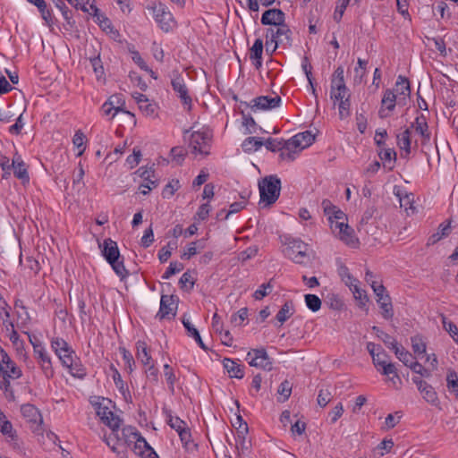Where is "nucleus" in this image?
<instances>
[{"label":"nucleus","mask_w":458,"mask_h":458,"mask_svg":"<svg viewBox=\"0 0 458 458\" xmlns=\"http://www.w3.org/2000/svg\"><path fill=\"white\" fill-rule=\"evenodd\" d=\"M210 134L208 131H197L191 134L189 148L191 153L202 156L209 154Z\"/></svg>","instance_id":"obj_11"},{"label":"nucleus","mask_w":458,"mask_h":458,"mask_svg":"<svg viewBox=\"0 0 458 458\" xmlns=\"http://www.w3.org/2000/svg\"><path fill=\"white\" fill-rule=\"evenodd\" d=\"M263 40L257 38L250 50V59L255 62L257 68L262 64Z\"/></svg>","instance_id":"obj_36"},{"label":"nucleus","mask_w":458,"mask_h":458,"mask_svg":"<svg viewBox=\"0 0 458 458\" xmlns=\"http://www.w3.org/2000/svg\"><path fill=\"white\" fill-rule=\"evenodd\" d=\"M114 99L115 98H109L101 106L102 115L108 117L109 120L114 118L120 112L126 113L123 109H121V106H114Z\"/></svg>","instance_id":"obj_34"},{"label":"nucleus","mask_w":458,"mask_h":458,"mask_svg":"<svg viewBox=\"0 0 458 458\" xmlns=\"http://www.w3.org/2000/svg\"><path fill=\"white\" fill-rule=\"evenodd\" d=\"M442 323L445 330H446L454 341L458 344V327L452 321L447 320L445 317L442 318Z\"/></svg>","instance_id":"obj_58"},{"label":"nucleus","mask_w":458,"mask_h":458,"mask_svg":"<svg viewBox=\"0 0 458 458\" xmlns=\"http://www.w3.org/2000/svg\"><path fill=\"white\" fill-rule=\"evenodd\" d=\"M284 251L293 262L301 264L308 256V245L300 239H288Z\"/></svg>","instance_id":"obj_10"},{"label":"nucleus","mask_w":458,"mask_h":458,"mask_svg":"<svg viewBox=\"0 0 458 458\" xmlns=\"http://www.w3.org/2000/svg\"><path fill=\"white\" fill-rule=\"evenodd\" d=\"M294 313V306L293 301H286L277 312L276 318L277 321L282 325L288 318H290Z\"/></svg>","instance_id":"obj_39"},{"label":"nucleus","mask_w":458,"mask_h":458,"mask_svg":"<svg viewBox=\"0 0 458 458\" xmlns=\"http://www.w3.org/2000/svg\"><path fill=\"white\" fill-rule=\"evenodd\" d=\"M391 349L394 350L397 359L405 366L410 367V364L414 361L411 353L406 351L403 347L400 346L396 341L391 342Z\"/></svg>","instance_id":"obj_33"},{"label":"nucleus","mask_w":458,"mask_h":458,"mask_svg":"<svg viewBox=\"0 0 458 458\" xmlns=\"http://www.w3.org/2000/svg\"><path fill=\"white\" fill-rule=\"evenodd\" d=\"M180 188V182L178 180H171L164 188L162 191V196L165 199H170L174 196L175 191H177Z\"/></svg>","instance_id":"obj_55"},{"label":"nucleus","mask_w":458,"mask_h":458,"mask_svg":"<svg viewBox=\"0 0 458 458\" xmlns=\"http://www.w3.org/2000/svg\"><path fill=\"white\" fill-rule=\"evenodd\" d=\"M394 90H396L399 95L409 96L411 94V89L407 78L399 75L394 85Z\"/></svg>","instance_id":"obj_45"},{"label":"nucleus","mask_w":458,"mask_h":458,"mask_svg":"<svg viewBox=\"0 0 458 458\" xmlns=\"http://www.w3.org/2000/svg\"><path fill=\"white\" fill-rule=\"evenodd\" d=\"M281 98L276 96L274 98L261 96L252 99L251 103L242 102L246 107H250L251 111L256 113L260 110H270L278 107L281 104Z\"/></svg>","instance_id":"obj_19"},{"label":"nucleus","mask_w":458,"mask_h":458,"mask_svg":"<svg viewBox=\"0 0 458 458\" xmlns=\"http://www.w3.org/2000/svg\"><path fill=\"white\" fill-rule=\"evenodd\" d=\"M50 346L52 351L59 359L61 364L67 363V360L76 355L72 347L62 337H52L50 340Z\"/></svg>","instance_id":"obj_14"},{"label":"nucleus","mask_w":458,"mask_h":458,"mask_svg":"<svg viewBox=\"0 0 458 458\" xmlns=\"http://www.w3.org/2000/svg\"><path fill=\"white\" fill-rule=\"evenodd\" d=\"M242 124L246 129L245 133L246 134L254 133L255 132V127H256L255 120L252 118L251 115L246 114L243 112H242Z\"/></svg>","instance_id":"obj_63"},{"label":"nucleus","mask_w":458,"mask_h":458,"mask_svg":"<svg viewBox=\"0 0 458 458\" xmlns=\"http://www.w3.org/2000/svg\"><path fill=\"white\" fill-rule=\"evenodd\" d=\"M166 413V421L168 425L174 429L177 433L182 431L185 428H187V424L185 421L181 420L177 416H173L170 411H165Z\"/></svg>","instance_id":"obj_43"},{"label":"nucleus","mask_w":458,"mask_h":458,"mask_svg":"<svg viewBox=\"0 0 458 458\" xmlns=\"http://www.w3.org/2000/svg\"><path fill=\"white\" fill-rule=\"evenodd\" d=\"M285 21V14L280 9H269L264 12L261 16V23L275 27Z\"/></svg>","instance_id":"obj_24"},{"label":"nucleus","mask_w":458,"mask_h":458,"mask_svg":"<svg viewBox=\"0 0 458 458\" xmlns=\"http://www.w3.org/2000/svg\"><path fill=\"white\" fill-rule=\"evenodd\" d=\"M304 301L307 308L312 312H317L321 308V300L316 294H305Z\"/></svg>","instance_id":"obj_49"},{"label":"nucleus","mask_w":458,"mask_h":458,"mask_svg":"<svg viewBox=\"0 0 458 458\" xmlns=\"http://www.w3.org/2000/svg\"><path fill=\"white\" fill-rule=\"evenodd\" d=\"M119 351L124 362L125 371H127L129 374L132 373L135 369V360L132 354L124 347H120Z\"/></svg>","instance_id":"obj_44"},{"label":"nucleus","mask_w":458,"mask_h":458,"mask_svg":"<svg viewBox=\"0 0 458 458\" xmlns=\"http://www.w3.org/2000/svg\"><path fill=\"white\" fill-rule=\"evenodd\" d=\"M397 96L394 89H387L384 91L381 106L378 110V116L382 119L389 117L396 106Z\"/></svg>","instance_id":"obj_21"},{"label":"nucleus","mask_w":458,"mask_h":458,"mask_svg":"<svg viewBox=\"0 0 458 458\" xmlns=\"http://www.w3.org/2000/svg\"><path fill=\"white\" fill-rule=\"evenodd\" d=\"M352 293L354 299L358 301L359 307L361 309L366 308L369 302V297L366 291L358 286L357 288H353Z\"/></svg>","instance_id":"obj_52"},{"label":"nucleus","mask_w":458,"mask_h":458,"mask_svg":"<svg viewBox=\"0 0 458 458\" xmlns=\"http://www.w3.org/2000/svg\"><path fill=\"white\" fill-rule=\"evenodd\" d=\"M397 196L399 198L400 207L403 208L408 215H410V211L413 213L415 209L413 207V195L404 192L403 194L397 193Z\"/></svg>","instance_id":"obj_42"},{"label":"nucleus","mask_w":458,"mask_h":458,"mask_svg":"<svg viewBox=\"0 0 458 458\" xmlns=\"http://www.w3.org/2000/svg\"><path fill=\"white\" fill-rule=\"evenodd\" d=\"M179 284L182 289H186L188 291L191 290L194 286V278L192 275L189 271L184 272L179 280Z\"/></svg>","instance_id":"obj_62"},{"label":"nucleus","mask_w":458,"mask_h":458,"mask_svg":"<svg viewBox=\"0 0 458 458\" xmlns=\"http://www.w3.org/2000/svg\"><path fill=\"white\" fill-rule=\"evenodd\" d=\"M324 215L327 217L330 229L335 235L344 226L346 225L347 217L345 214L330 200L324 199L321 202Z\"/></svg>","instance_id":"obj_8"},{"label":"nucleus","mask_w":458,"mask_h":458,"mask_svg":"<svg viewBox=\"0 0 458 458\" xmlns=\"http://www.w3.org/2000/svg\"><path fill=\"white\" fill-rule=\"evenodd\" d=\"M122 435H123L126 447L132 445V450L136 455L142 458H157V454L134 428H123L122 429Z\"/></svg>","instance_id":"obj_2"},{"label":"nucleus","mask_w":458,"mask_h":458,"mask_svg":"<svg viewBox=\"0 0 458 458\" xmlns=\"http://www.w3.org/2000/svg\"><path fill=\"white\" fill-rule=\"evenodd\" d=\"M247 431V425L244 424L243 430H239L235 437L237 449L240 450L242 454H245L249 450V445H247L245 437Z\"/></svg>","instance_id":"obj_50"},{"label":"nucleus","mask_w":458,"mask_h":458,"mask_svg":"<svg viewBox=\"0 0 458 458\" xmlns=\"http://www.w3.org/2000/svg\"><path fill=\"white\" fill-rule=\"evenodd\" d=\"M35 6L38 9L42 19L47 22V25L53 24L52 11L47 8L45 0L39 1Z\"/></svg>","instance_id":"obj_53"},{"label":"nucleus","mask_w":458,"mask_h":458,"mask_svg":"<svg viewBox=\"0 0 458 458\" xmlns=\"http://www.w3.org/2000/svg\"><path fill=\"white\" fill-rule=\"evenodd\" d=\"M171 85L177 97L180 98L184 109L190 111L192 106V98L182 76L174 74Z\"/></svg>","instance_id":"obj_16"},{"label":"nucleus","mask_w":458,"mask_h":458,"mask_svg":"<svg viewBox=\"0 0 458 458\" xmlns=\"http://www.w3.org/2000/svg\"><path fill=\"white\" fill-rule=\"evenodd\" d=\"M350 0H338L336 3V6L334 12L333 18L336 22H340L342 17L344 13V11L349 4Z\"/></svg>","instance_id":"obj_60"},{"label":"nucleus","mask_w":458,"mask_h":458,"mask_svg":"<svg viewBox=\"0 0 458 458\" xmlns=\"http://www.w3.org/2000/svg\"><path fill=\"white\" fill-rule=\"evenodd\" d=\"M0 432L5 436L7 438L10 439V441H16L17 440V435L15 430L13 428L12 423L7 420L4 421V424L1 425Z\"/></svg>","instance_id":"obj_59"},{"label":"nucleus","mask_w":458,"mask_h":458,"mask_svg":"<svg viewBox=\"0 0 458 458\" xmlns=\"http://www.w3.org/2000/svg\"><path fill=\"white\" fill-rule=\"evenodd\" d=\"M184 266L182 263L178 261H173L170 263L169 267L166 268L165 272L162 276L163 279H168L173 275L181 272L183 269Z\"/></svg>","instance_id":"obj_61"},{"label":"nucleus","mask_w":458,"mask_h":458,"mask_svg":"<svg viewBox=\"0 0 458 458\" xmlns=\"http://www.w3.org/2000/svg\"><path fill=\"white\" fill-rule=\"evenodd\" d=\"M164 376L168 384V388H169L170 392L174 393V385H175L177 378L174 372V369L170 367L169 364L164 365Z\"/></svg>","instance_id":"obj_54"},{"label":"nucleus","mask_w":458,"mask_h":458,"mask_svg":"<svg viewBox=\"0 0 458 458\" xmlns=\"http://www.w3.org/2000/svg\"><path fill=\"white\" fill-rule=\"evenodd\" d=\"M109 369L111 371V377L114 386H116V388L118 389V391L123 395L125 401H131V395L130 390L125 382L123 380L120 372L113 364L110 365Z\"/></svg>","instance_id":"obj_26"},{"label":"nucleus","mask_w":458,"mask_h":458,"mask_svg":"<svg viewBox=\"0 0 458 458\" xmlns=\"http://www.w3.org/2000/svg\"><path fill=\"white\" fill-rule=\"evenodd\" d=\"M446 386L451 393L458 396V375L453 369H449L447 372Z\"/></svg>","instance_id":"obj_48"},{"label":"nucleus","mask_w":458,"mask_h":458,"mask_svg":"<svg viewBox=\"0 0 458 458\" xmlns=\"http://www.w3.org/2000/svg\"><path fill=\"white\" fill-rule=\"evenodd\" d=\"M91 404L103 424L110 429L120 428L122 420L114 412V405L110 399L100 396L95 397V399L91 401Z\"/></svg>","instance_id":"obj_3"},{"label":"nucleus","mask_w":458,"mask_h":458,"mask_svg":"<svg viewBox=\"0 0 458 458\" xmlns=\"http://www.w3.org/2000/svg\"><path fill=\"white\" fill-rule=\"evenodd\" d=\"M197 244H199V248L200 249H203L205 247V243L203 241L192 242L182 251L181 258L182 259H190L191 257L196 255L198 253Z\"/></svg>","instance_id":"obj_51"},{"label":"nucleus","mask_w":458,"mask_h":458,"mask_svg":"<svg viewBox=\"0 0 458 458\" xmlns=\"http://www.w3.org/2000/svg\"><path fill=\"white\" fill-rule=\"evenodd\" d=\"M367 350L372 358L374 366L376 368H381L379 370L383 375L389 376L393 374L392 381H394V378L400 379L394 364L390 362L389 356L380 345L369 342L367 344Z\"/></svg>","instance_id":"obj_5"},{"label":"nucleus","mask_w":458,"mask_h":458,"mask_svg":"<svg viewBox=\"0 0 458 458\" xmlns=\"http://www.w3.org/2000/svg\"><path fill=\"white\" fill-rule=\"evenodd\" d=\"M102 256L106 262L111 266L114 273L123 279L128 276L129 273L124 267L123 258L121 257L120 250L116 242L112 239H105L102 243H99Z\"/></svg>","instance_id":"obj_1"},{"label":"nucleus","mask_w":458,"mask_h":458,"mask_svg":"<svg viewBox=\"0 0 458 458\" xmlns=\"http://www.w3.org/2000/svg\"><path fill=\"white\" fill-rule=\"evenodd\" d=\"M259 205L267 207L275 203L280 195L281 181L276 175H269L259 182Z\"/></svg>","instance_id":"obj_6"},{"label":"nucleus","mask_w":458,"mask_h":458,"mask_svg":"<svg viewBox=\"0 0 458 458\" xmlns=\"http://www.w3.org/2000/svg\"><path fill=\"white\" fill-rule=\"evenodd\" d=\"M6 335L8 336L9 340L11 341V343L13 344V345L14 346V348L18 351V352H20L21 354L22 352H24L23 353L24 360H28L29 357L24 350V342H23V340H21L20 338V335H19L17 330L10 332Z\"/></svg>","instance_id":"obj_41"},{"label":"nucleus","mask_w":458,"mask_h":458,"mask_svg":"<svg viewBox=\"0 0 458 458\" xmlns=\"http://www.w3.org/2000/svg\"><path fill=\"white\" fill-rule=\"evenodd\" d=\"M263 145L272 152L280 151V154L284 149V142L277 139L268 138Z\"/></svg>","instance_id":"obj_57"},{"label":"nucleus","mask_w":458,"mask_h":458,"mask_svg":"<svg viewBox=\"0 0 458 458\" xmlns=\"http://www.w3.org/2000/svg\"><path fill=\"white\" fill-rule=\"evenodd\" d=\"M21 412L22 416L30 423V428L36 434H42L43 419L38 409L30 403L21 405Z\"/></svg>","instance_id":"obj_15"},{"label":"nucleus","mask_w":458,"mask_h":458,"mask_svg":"<svg viewBox=\"0 0 458 458\" xmlns=\"http://www.w3.org/2000/svg\"><path fill=\"white\" fill-rule=\"evenodd\" d=\"M330 98L335 103L350 98L349 89L345 84H331Z\"/></svg>","instance_id":"obj_37"},{"label":"nucleus","mask_w":458,"mask_h":458,"mask_svg":"<svg viewBox=\"0 0 458 458\" xmlns=\"http://www.w3.org/2000/svg\"><path fill=\"white\" fill-rule=\"evenodd\" d=\"M12 167L15 177L21 180L23 183L29 182L30 176L27 171V166L18 153H15L13 157Z\"/></svg>","instance_id":"obj_25"},{"label":"nucleus","mask_w":458,"mask_h":458,"mask_svg":"<svg viewBox=\"0 0 458 458\" xmlns=\"http://www.w3.org/2000/svg\"><path fill=\"white\" fill-rule=\"evenodd\" d=\"M273 289V285L270 282L262 284L254 292L253 297L256 300H262L266 297Z\"/></svg>","instance_id":"obj_64"},{"label":"nucleus","mask_w":458,"mask_h":458,"mask_svg":"<svg viewBox=\"0 0 458 458\" xmlns=\"http://www.w3.org/2000/svg\"><path fill=\"white\" fill-rule=\"evenodd\" d=\"M148 10L151 12L155 21L163 31L169 32L175 28L176 21L174 15L165 4L153 1L148 5Z\"/></svg>","instance_id":"obj_7"},{"label":"nucleus","mask_w":458,"mask_h":458,"mask_svg":"<svg viewBox=\"0 0 458 458\" xmlns=\"http://www.w3.org/2000/svg\"><path fill=\"white\" fill-rule=\"evenodd\" d=\"M248 318L247 308H242L231 316V323L236 327H241Z\"/></svg>","instance_id":"obj_56"},{"label":"nucleus","mask_w":458,"mask_h":458,"mask_svg":"<svg viewBox=\"0 0 458 458\" xmlns=\"http://www.w3.org/2000/svg\"><path fill=\"white\" fill-rule=\"evenodd\" d=\"M396 152L391 148H381L378 151V157L381 159L383 165L388 171H392L396 163Z\"/></svg>","instance_id":"obj_30"},{"label":"nucleus","mask_w":458,"mask_h":458,"mask_svg":"<svg viewBox=\"0 0 458 458\" xmlns=\"http://www.w3.org/2000/svg\"><path fill=\"white\" fill-rule=\"evenodd\" d=\"M0 372L3 374L5 388L10 386L9 379H18L22 376L21 369L0 346Z\"/></svg>","instance_id":"obj_9"},{"label":"nucleus","mask_w":458,"mask_h":458,"mask_svg":"<svg viewBox=\"0 0 458 458\" xmlns=\"http://www.w3.org/2000/svg\"><path fill=\"white\" fill-rule=\"evenodd\" d=\"M411 127H413L416 132L421 136L423 144H428L429 142L431 134L428 130L427 119L423 114L416 117L415 121L411 124Z\"/></svg>","instance_id":"obj_28"},{"label":"nucleus","mask_w":458,"mask_h":458,"mask_svg":"<svg viewBox=\"0 0 458 458\" xmlns=\"http://www.w3.org/2000/svg\"><path fill=\"white\" fill-rule=\"evenodd\" d=\"M396 143L401 149V157L408 158L411 154V130L406 128L403 132L399 133L396 137Z\"/></svg>","instance_id":"obj_29"},{"label":"nucleus","mask_w":458,"mask_h":458,"mask_svg":"<svg viewBox=\"0 0 458 458\" xmlns=\"http://www.w3.org/2000/svg\"><path fill=\"white\" fill-rule=\"evenodd\" d=\"M177 310L176 300L174 295H162L160 299V307L157 316L159 319L174 316Z\"/></svg>","instance_id":"obj_22"},{"label":"nucleus","mask_w":458,"mask_h":458,"mask_svg":"<svg viewBox=\"0 0 458 458\" xmlns=\"http://www.w3.org/2000/svg\"><path fill=\"white\" fill-rule=\"evenodd\" d=\"M411 341L412 351L418 357L426 353L427 345L421 336L415 335L411 337Z\"/></svg>","instance_id":"obj_46"},{"label":"nucleus","mask_w":458,"mask_h":458,"mask_svg":"<svg viewBox=\"0 0 458 458\" xmlns=\"http://www.w3.org/2000/svg\"><path fill=\"white\" fill-rule=\"evenodd\" d=\"M136 357L144 365L151 364L152 358L148 349V345L144 341H137L136 343Z\"/></svg>","instance_id":"obj_35"},{"label":"nucleus","mask_w":458,"mask_h":458,"mask_svg":"<svg viewBox=\"0 0 458 458\" xmlns=\"http://www.w3.org/2000/svg\"><path fill=\"white\" fill-rule=\"evenodd\" d=\"M335 236L349 247L357 248L359 246V240L355 235L354 230L348 224Z\"/></svg>","instance_id":"obj_27"},{"label":"nucleus","mask_w":458,"mask_h":458,"mask_svg":"<svg viewBox=\"0 0 458 458\" xmlns=\"http://www.w3.org/2000/svg\"><path fill=\"white\" fill-rule=\"evenodd\" d=\"M412 382L425 402L435 407L440 406L438 394L431 385L417 377H412Z\"/></svg>","instance_id":"obj_18"},{"label":"nucleus","mask_w":458,"mask_h":458,"mask_svg":"<svg viewBox=\"0 0 458 458\" xmlns=\"http://www.w3.org/2000/svg\"><path fill=\"white\" fill-rule=\"evenodd\" d=\"M103 441L107 445L111 451L118 456L124 458L126 455V444L124 443L123 435L120 428L111 429L108 436H104Z\"/></svg>","instance_id":"obj_17"},{"label":"nucleus","mask_w":458,"mask_h":458,"mask_svg":"<svg viewBox=\"0 0 458 458\" xmlns=\"http://www.w3.org/2000/svg\"><path fill=\"white\" fill-rule=\"evenodd\" d=\"M223 366L230 377L241 379L244 377L243 368L236 361L229 358H225L223 360Z\"/></svg>","instance_id":"obj_31"},{"label":"nucleus","mask_w":458,"mask_h":458,"mask_svg":"<svg viewBox=\"0 0 458 458\" xmlns=\"http://www.w3.org/2000/svg\"><path fill=\"white\" fill-rule=\"evenodd\" d=\"M301 69L302 71L304 72L306 77H307V80L309 81V85L310 87V89H311V92H312V95L317 98V93H316V89L314 87V84H313V78H312V72H311V65L309 62V59L308 57H304L301 61Z\"/></svg>","instance_id":"obj_47"},{"label":"nucleus","mask_w":458,"mask_h":458,"mask_svg":"<svg viewBox=\"0 0 458 458\" xmlns=\"http://www.w3.org/2000/svg\"><path fill=\"white\" fill-rule=\"evenodd\" d=\"M246 360L251 367H256L264 370L270 371L273 368L272 360L269 358L264 348L251 349L246 356Z\"/></svg>","instance_id":"obj_13"},{"label":"nucleus","mask_w":458,"mask_h":458,"mask_svg":"<svg viewBox=\"0 0 458 458\" xmlns=\"http://www.w3.org/2000/svg\"><path fill=\"white\" fill-rule=\"evenodd\" d=\"M95 17L97 22L104 31L110 34L114 38L119 36V32L113 27L111 21L106 16L102 13H96Z\"/></svg>","instance_id":"obj_38"},{"label":"nucleus","mask_w":458,"mask_h":458,"mask_svg":"<svg viewBox=\"0 0 458 458\" xmlns=\"http://www.w3.org/2000/svg\"><path fill=\"white\" fill-rule=\"evenodd\" d=\"M376 301L381 310V316L385 319H391L394 317V308L391 297L389 295H384V297L376 299Z\"/></svg>","instance_id":"obj_32"},{"label":"nucleus","mask_w":458,"mask_h":458,"mask_svg":"<svg viewBox=\"0 0 458 458\" xmlns=\"http://www.w3.org/2000/svg\"><path fill=\"white\" fill-rule=\"evenodd\" d=\"M314 140V135L309 131L295 134L284 141V149L280 157L283 160L293 161L301 150L313 143Z\"/></svg>","instance_id":"obj_4"},{"label":"nucleus","mask_w":458,"mask_h":458,"mask_svg":"<svg viewBox=\"0 0 458 458\" xmlns=\"http://www.w3.org/2000/svg\"><path fill=\"white\" fill-rule=\"evenodd\" d=\"M33 352L45 377H52L55 374L52 359L44 344H33Z\"/></svg>","instance_id":"obj_12"},{"label":"nucleus","mask_w":458,"mask_h":458,"mask_svg":"<svg viewBox=\"0 0 458 458\" xmlns=\"http://www.w3.org/2000/svg\"><path fill=\"white\" fill-rule=\"evenodd\" d=\"M264 142L257 137H249L245 139L242 144L244 152L252 153L256 152L263 146Z\"/></svg>","instance_id":"obj_40"},{"label":"nucleus","mask_w":458,"mask_h":458,"mask_svg":"<svg viewBox=\"0 0 458 458\" xmlns=\"http://www.w3.org/2000/svg\"><path fill=\"white\" fill-rule=\"evenodd\" d=\"M62 366L75 378L83 379L87 376V369L77 354Z\"/></svg>","instance_id":"obj_23"},{"label":"nucleus","mask_w":458,"mask_h":458,"mask_svg":"<svg viewBox=\"0 0 458 458\" xmlns=\"http://www.w3.org/2000/svg\"><path fill=\"white\" fill-rule=\"evenodd\" d=\"M267 37L275 39L279 45L285 47L291 46V30L284 22L280 25L270 27L266 30Z\"/></svg>","instance_id":"obj_20"}]
</instances>
